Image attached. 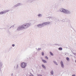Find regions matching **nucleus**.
Wrapping results in <instances>:
<instances>
[{"instance_id": "obj_2", "label": "nucleus", "mask_w": 76, "mask_h": 76, "mask_svg": "<svg viewBox=\"0 0 76 76\" xmlns=\"http://www.w3.org/2000/svg\"><path fill=\"white\" fill-rule=\"evenodd\" d=\"M50 23H51L50 22H45L42 24H38L37 26L38 28H42V27H44L45 25H47L50 24Z\"/></svg>"}, {"instance_id": "obj_19", "label": "nucleus", "mask_w": 76, "mask_h": 76, "mask_svg": "<svg viewBox=\"0 0 76 76\" xmlns=\"http://www.w3.org/2000/svg\"><path fill=\"white\" fill-rule=\"evenodd\" d=\"M66 59L67 61H69V57H66Z\"/></svg>"}, {"instance_id": "obj_21", "label": "nucleus", "mask_w": 76, "mask_h": 76, "mask_svg": "<svg viewBox=\"0 0 76 76\" xmlns=\"http://www.w3.org/2000/svg\"><path fill=\"white\" fill-rule=\"evenodd\" d=\"M42 55L43 56L44 55V52H42Z\"/></svg>"}, {"instance_id": "obj_15", "label": "nucleus", "mask_w": 76, "mask_h": 76, "mask_svg": "<svg viewBox=\"0 0 76 76\" xmlns=\"http://www.w3.org/2000/svg\"><path fill=\"white\" fill-rule=\"evenodd\" d=\"M58 49V50H60V51H62V50H63V48H59Z\"/></svg>"}, {"instance_id": "obj_6", "label": "nucleus", "mask_w": 76, "mask_h": 76, "mask_svg": "<svg viewBox=\"0 0 76 76\" xmlns=\"http://www.w3.org/2000/svg\"><path fill=\"white\" fill-rule=\"evenodd\" d=\"M9 11H10V10H6L3 11H1L0 12V15H4V14H5V13H7Z\"/></svg>"}, {"instance_id": "obj_11", "label": "nucleus", "mask_w": 76, "mask_h": 76, "mask_svg": "<svg viewBox=\"0 0 76 76\" xmlns=\"http://www.w3.org/2000/svg\"><path fill=\"white\" fill-rule=\"evenodd\" d=\"M53 63L56 65H57V66L58 65V64H57V63L56 61H53Z\"/></svg>"}, {"instance_id": "obj_17", "label": "nucleus", "mask_w": 76, "mask_h": 76, "mask_svg": "<svg viewBox=\"0 0 76 76\" xmlns=\"http://www.w3.org/2000/svg\"><path fill=\"white\" fill-rule=\"evenodd\" d=\"M14 26H15V25L12 26L10 27L9 29H11V28H14Z\"/></svg>"}, {"instance_id": "obj_25", "label": "nucleus", "mask_w": 76, "mask_h": 76, "mask_svg": "<svg viewBox=\"0 0 76 76\" xmlns=\"http://www.w3.org/2000/svg\"><path fill=\"white\" fill-rule=\"evenodd\" d=\"M58 44H54L53 45H58Z\"/></svg>"}, {"instance_id": "obj_3", "label": "nucleus", "mask_w": 76, "mask_h": 76, "mask_svg": "<svg viewBox=\"0 0 76 76\" xmlns=\"http://www.w3.org/2000/svg\"><path fill=\"white\" fill-rule=\"evenodd\" d=\"M60 10L61 12H63V13H65V14H68V15L71 14V11L67 10L61 8L60 9Z\"/></svg>"}, {"instance_id": "obj_26", "label": "nucleus", "mask_w": 76, "mask_h": 76, "mask_svg": "<svg viewBox=\"0 0 76 76\" xmlns=\"http://www.w3.org/2000/svg\"><path fill=\"white\" fill-rule=\"evenodd\" d=\"M62 22H64V20H62Z\"/></svg>"}, {"instance_id": "obj_34", "label": "nucleus", "mask_w": 76, "mask_h": 76, "mask_svg": "<svg viewBox=\"0 0 76 76\" xmlns=\"http://www.w3.org/2000/svg\"><path fill=\"white\" fill-rule=\"evenodd\" d=\"M14 68H15V66L14 67Z\"/></svg>"}, {"instance_id": "obj_9", "label": "nucleus", "mask_w": 76, "mask_h": 76, "mask_svg": "<svg viewBox=\"0 0 76 76\" xmlns=\"http://www.w3.org/2000/svg\"><path fill=\"white\" fill-rule=\"evenodd\" d=\"M42 67L45 70L46 69V67H45V66H44V64H42Z\"/></svg>"}, {"instance_id": "obj_16", "label": "nucleus", "mask_w": 76, "mask_h": 76, "mask_svg": "<svg viewBox=\"0 0 76 76\" xmlns=\"http://www.w3.org/2000/svg\"><path fill=\"white\" fill-rule=\"evenodd\" d=\"M27 2H29L30 3H31V2H32V0H28Z\"/></svg>"}, {"instance_id": "obj_27", "label": "nucleus", "mask_w": 76, "mask_h": 76, "mask_svg": "<svg viewBox=\"0 0 76 76\" xmlns=\"http://www.w3.org/2000/svg\"><path fill=\"white\" fill-rule=\"evenodd\" d=\"M75 76V74L73 75H72V76Z\"/></svg>"}, {"instance_id": "obj_20", "label": "nucleus", "mask_w": 76, "mask_h": 76, "mask_svg": "<svg viewBox=\"0 0 76 76\" xmlns=\"http://www.w3.org/2000/svg\"><path fill=\"white\" fill-rule=\"evenodd\" d=\"M18 67H19V65H18V64L17 65L16 69H18Z\"/></svg>"}, {"instance_id": "obj_12", "label": "nucleus", "mask_w": 76, "mask_h": 76, "mask_svg": "<svg viewBox=\"0 0 76 76\" xmlns=\"http://www.w3.org/2000/svg\"><path fill=\"white\" fill-rule=\"evenodd\" d=\"M3 66V63H2V62L0 61V66L2 67Z\"/></svg>"}, {"instance_id": "obj_8", "label": "nucleus", "mask_w": 76, "mask_h": 76, "mask_svg": "<svg viewBox=\"0 0 76 76\" xmlns=\"http://www.w3.org/2000/svg\"><path fill=\"white\" fill-rule=\"evenodd\" d=\"M42 62L44 63H47V62L45 61V60L42 59Z\"/></svg>"}, {"instance_id": "obj_36", "label": "nucleus", "mask_w": 76, "mask_h": 76, "mask_svg": "<svg viewBox=\"0 0 76 76\" xmlns=\"http://www.w3.org/2000/svg\"><path fill=\"white\" fill-rule=\"evenodd\" d=\"M71 56H72V55H71Z\"/></svg>"}, {"instance_id": "obj_29", "label": "nucleus", "mask_w": 76, "mask_h": 76, "mask_svg": "<svg viewBox=\"0 0 76 76\" xmlns=\"http://www.w3.org/2000/svg\"><path fill=\"white\" fill-rule=\"evenodd\" d=\"M69 25H70V26H71V24H69Z\"/></svg>"}, {"instance_id": "obj_14", "label": "nucleus", "mask_w": 76, "mask_h": 76, "mask_svg": "<svg viewBox=\"0 0 76 76\" xmlns=\"http://www.w3.org/2000/svg\"><path fill=\"white\" fill-rule=\"evenodd\" d=\"M50 54L51 55V56H54V55L53 54V53L51 52H50Z\"/></svg>"}, {"instance_id": "obj_7", "label": "nucleus", "mask_w": 76, "mask_h": 76, "mask_svg": "<svg viewBox=\"0 0 76 76\" xmlns=\"http://www.w3.org/2000/svg\"><path fill=\"white\" fill-rule=\"evenodd\" d=\"M60 64L62 68H63V69L64 68V64H63V61H61Z\"/></svg>"}, {"instance_id": "obj_1", "label": "nucleus", "mask_w": 76, "mask_h": 76, "mask_svg": "<svg viewBox=\"0 0 76 76\" xmlns=\"http://www.w3.org/2000/svg\"><path fill=\"white\" fill-rule=\"evenodd\" d=\"M31 23H30L24 24L18 27L17 29V31H21V30H22V29H27V28H29V27L31 26Z\"/></svg>"}, {"instance_id": "obj_32", "label": "nucleus", "mask_w": 76, "mask_h": 76, "mask_svg": "<svg viewBox=\"0 0 76 76\" xmlns=\"http://www.w3.org/2000/svg\"><path fill=\"white\" fill-rule=\"evenodd\" d=\"M0 70H1V68L0 69Z\"/></svg>"}, {"instance_id": "obj_13", "label": "nucleus", "mask_w": 76, "mask_h": 76, "mask_svg": "<svg viewBox=\"0 0 76 76\" xmlns=\"http://www.w3.org/2000/svg\"><path fill=\"white\" fill-rule=\"evenodd\" d=\"M37 16L39 17H42V15L41 14H39L37 15Z\"/></svg>"}, {"instance_id": "obj_4", "label": "nucleus", "mask_w": 76, "mask_h": 76, "mask_svg": "<svg viewBox=\"0 0 76 76\" xmlns=\"http://www.w3.org/2000/svg\"><path fill=\"white\" fill-rule=\"evenodd\" d=\"M27 66V63L23 62L21 64V67L22 68H25Z\"/></svg>"}, {"instance_id": "obj_35", "label": "nucleus", "mask_w": 76, "mask_h": 76, "mask_svg": "<svg viewBox=\"0 0 76 76\" xmlns=\"http://www.w3.org/2000/svg\"><path fill=\"white\" fill-rule=\"evenodd\" d=\"M12 10L11 11V12H12Z\"/></svg>"}, {"instance_id": "obj_33", "label": "nucleus", "mask_w": 76, "mask_h": 76, "mask_svg": "<svg viewBox=\"0 0 76 76\" xmlns=\"http://www.w3.org/2000/svg\"><path fill=\"white\" fill-rule=\"evenodd\" d=\"M74 57H75V58H76V57L75 56H74Z\"/></svg>"}, {"instance_id": "obj_30", "label": "nucleus", "mask_w": 76, "mask_h": 76, "mask_svg": "<svg viewBox=\"0 0 76 76\" xmlns=\"http://www.w3.org/2000/svg\"><path fill=\"white\" fill-rule=\"evenodd\" d=\"M55 21H56L57 20V19H56V20H55Z\"/></svg>"}, {"instance_id": "obj_24", "label": "nucleus", "mask_w": 76, "mask_h": 76, "mask_svg": "<svg viewBox=\"0 0 76 76\" xmlns=\"http://www.w3.org/2000/svg\"><path fill=\"white\" fill-rule=\"evenodd\" d=\"M38 51H39V50H41V48H38Z\"/></svg>"}, {"instance_id": "obj_22", "label": "nucleus", "mask_w": 76, "mask_h": 76, "mask_svg": "<svg viewBox=\"0 0 76 76\" xmlns=\"http://www.w3.org/2000/svg\"><path fill=\"white\" fill-rule=\"evenodd\" d=\"M45 58L46 59H48V58L47 56H45Z\"/></svg>"}, {"instance_id": "obj_31", "label": "nucleus", "mask_w": 76, "mask_h": 76, "mask_svg": "<svg viewBox=\"0 0 76 76\" xmlns=\"http://www.w3.org/2000/svg\"><path fill=\"white\" fill-rule=\"evenodd\" d=\"M73 54H75V53H73Z\"/></svg>"}, {"instance_id": "obj_28", "label": "nucleus", "mask_w": 76, "mask_h": 76, "mask_svg": "<svg viewBox=\"0 0 76 76\" xmlns=\"http://www.w3.org/2000/svg\"><path fill=\"white\" fill-rule=\"evenodd\" d=\"M13 74L12 73V75H11L12 76H13Z\"/></svg>"}, {"instance_id": "obj_37", "label": "nucleus", "mask_w": 76, "mask_h": 76, "mask_svg": "<svg viewBox=\"0 0 76 76\" xmlns=\"http://www.w3.org/2000/svg\"><path fill=\"white\" fill-rule=\"evenodd\" d=\"M71 56H72V55H71Z\"/></svg>"}, {"instance_id": "obj_23", "label": "nucleus", "mask_w": 76, "mask_h": 76, "mask_svg": "<svg viewBox=\"0 0 76 76\" xmlns=\"http://www.w3.org/2000/svg\"><path fill=\"white\" fill-rule=\"evenodd\" d=\"M12 47H15V45L13 44H12Z\"/></svg>"}, {"instance_id": "obj_10", "label": "nucleus", "mask_w": 76, "mask_h": 76, "mask_svg": "<svg viewBox=\"0 0 76 76\" xmlns=\"http://www.w3.org/2000/svg\"><path fill=\"white\" fill-rule=\"evenodd\" d=\"M50 73L52 75H53V74H54V71H53V70H52L51 71Z\"/></svg>"}, {"instance_id": "obj_18", "label": "nucleus", "mask_w": 76, "mask_h": 76, "mask_svg": "<svg viewBox=\"0 0 76 76\" xmlns=\"http://www.w3.org/2000/svg\"><path fill=\"white\" fill-rule=\"evenodd\" d=\"M48 18H49V19H53V17H49Z\"/></svg>"}, {"instance_id": "obj_5", "label": "nucleus", "mask_w": 76, "mask_h": 76, "mask_svg": "<svg viewBox=\"0 0 76 76\" xmlns=\"http://www.w3.org/2000/svg\"><path fill=\"white\" fill-rule=\"evenodd\" d=\"M22 4L21 3H18L17 4L15 5L13 7V8H16V7H18V6H22Z\"/></svg>"}]
</instances>
